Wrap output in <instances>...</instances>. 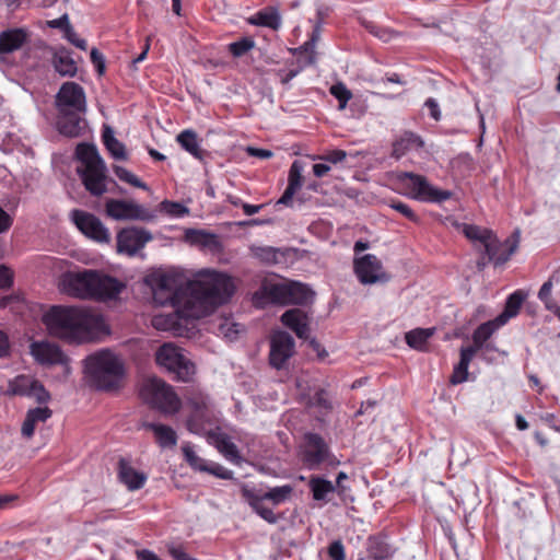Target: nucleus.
<instances>
[{
  "instance_id": "nucleus-1",
  "label": "nucleus",
  "mask_w": 560,
  "mask_h": 560,
  "mask_svg": "<svg viewBox=\"0 0 560 560\" xmlns=\"http://www.w3.org/2000/svg\"><path fill=\"white\" fill-rule=\"evenodd\" d=\"M145 283L152 290V298L155 304L174 308L173 314L156 315L152 324L156 329L172 330L179 325V319H189L185 316L184 308L190 302L189 281L185 276L175 269L156 270L145 277Z\"/></svg>"
},
{
  "instance_id": "nucleus-2",
  "label": "nucleus",
  "mask_w": 560,
  "mask_h": 560,
  "mask_svg": "<svg viewBox=\"0 0 560 560\" xmlns=\"http://www.w3.org/2000/svg\"><path fill=\"white\" fill-rule=\"evenodd\" d=\"M43 323L50 335L71 342L90 341L105 329L102 315L77 306H51Z\"/></svg>"
},
{
  "instance_id": "nucleus-3",
  "label": "nucleus",
  "mask_w": 560,
  "mask_h": 560,
  "mask_svg": "<svg viewBox=\"0 0 560 560\" xmlns=\"http://www.w3.org/2000/svg\"><path fill=\"white\" fill-rule=\"evenodd\" d=\"M190 302L184 308L185 316L201 318L215 307L228 303L235 292L231 276L212 269L198 271L195 279L189 281Z\"/></svg>"
},
{
  "instance_id": "nucleus-4",
  "label": "nucleus",
  "mask_w": 560,
  "mask_h": 560,
  "mask_svg": "<svg viewBox=\"0 0 560 560\" xmlns=\"http://www.w3.org/2000/svg\"><path fill=\"white\" fill-rule=\"evenodd\" d=\"M63 285L73 296L103 302L117 299L126 288L120 280L96 270L68 273L63 279Z\"/></svg>"
},
{
  "instance_id": "nucleus-5",
  "label": "nucleus",
  "mask_w": 560,
  "mask_h": 560,
  "mask_svg": "<svg viewBox=\"0 0 560 560\" xmlns=\"http://www.w3.org/2000/svg\"><path fill=\"white\" fill-rule=\"evenodd\" d=\"M456 226L471 242L472 246L482 252L488 261L493 262L494 266L504 265L518 247V232L501 242L489 229L466 223H457Z\"/></svg>"
},
{
  "instance_id": "nucleus-6",
  "label": "nucleus",
  "mask_w": 560,
  "mask_h": 560,
  "mask_svg": "<svg viewBox=\"0 0 560 560\" xmlns=\"http://www.w3.org/2000/svg\"><path fill=\"white\" fill-rule=\"evenodd\" d=\"M85 373L96 389L116 390L125 377V364L120 357L104 349L85 359Z\"/></svg>"
},
{
  "instance_id": "nucleus-7",
  "label": "nucleus",
  "mask_w": 560,
  "mask_h": 560,
  "mask_svg": "<svg viewBox=\"0 0 560 560\" xmlns=\"http://www.w3.org/2000/svg\"><path fill=\"white\" fill-rule=\"evenodd\" d=\"M75 155L81 162L78 167L82 182L92 195L101 196L106 191V166L94 144L80 143Z\"/></svg>"
},
{
  "instance_id": "nucleus-8",
  "label": "nucleus",
  "mask_w": 560,
  "mask_h": 560,
  "mask_svg": "<svg viewBox=\"0 0 560 560\" xmlns=\"http://www.w3.org/2000/svg\"><path fill=\"white\" fill-rule=\"evenodd\" d=\"M187 405L190 409L187 429L191 433L207 438L215 427H220L221 413L214 408L208 395L201 392L192 393L187 399Z\"/></svg>"
},
{
  "instance_id": "nucleus-9",
  "label": "nucleus",
  "mask_w": 560,
  "mask_h": 560,
  "mask_svg": "<svg viewBox=\"0 0 560 560\" xmlns=\"http://www.w3.org/2000/svg\"><path fill=\"white\" fill-rule=\"evenodd\" d=\"M140 395L148 405L164 415H175L180 410V398L173 386L161 378L145 380L141 386Z\"/></svg>"
},
{
  "instance_id": "nucleus-10",
  "label": "nucleus",
  "mask_w": 560,
  "mask_h": 560,
  "mask_svg": "<svg viewBox=\"0 0 560 560\" xmlns=\"http://www.w3.org/2000/svg\"><path fill=\"white\" fill-rule=\"evenodd\" d=\"M156 364L180 382H189L196 373L195 363L187 357L184 349L172 342H165L155 352Z\"/></svg>"
},
{
  "instance_id": "nucleus-11",
  "label": "nucleus",
  "mask_w": 560,
  "mask_h": 560,
  "mask_svg": "<svg viewBox=\"0 0 560 560\" xmlns=\"http://www.w3.org/2000/svg\"><path fill=\"white\" fill-rule=\"evenodd\" d=\"M400 184L408 190V196L423 202L441 203L451 199L452 192L431 185L422 175L404 172L398 176Z\"/></svg>"
},
{
  "instance_id": "nucleus-12",
  "label": "nucleus",
  "mask_w": 560,
  "mask_h": 560,
  "mask_svg": "<svg viewBox=\"0 0 560 560\" xmlns=\"http://www.w3.org/2000/svg\"><path fill=\"white\" fill-rule=\"evenodd\" d=\"M106 214L117 221L150 222L155 214L144 206L125 199H108L105 203Z\"/></svg>"
},
{
  "instance_id": "nucleus-13",
  "label": "nucleus",
  "mask_w": 560,
  "mask_h": 560,
  "mask_svg": "<svg viewBox=\"0 0 560 560\" xmlns=\"http://www.w3.org/2000/svg\"><path fill=\"white\" fill-rule=\"evenodd\" d=\"M153 240L152 233L140 226H127L117 232L116 249L120 255L135 257Z\"/></svg>"
},
{
  "instance_id": "nucleus-14",
  "label": "nucleus",
  "mask_w": 560,
  "mask_h": 560,
  "mask_svg": "<svg viewBox=\"0 0 560 560\" xmlns=\"http://www.w3.org/2000/svg\"><path fill=\"white\" fill-rule=\"evenodd\" d=\"M56 106L58 112L86 113V96L83 88L72 81L65 82L56 95Z\"/></svg>"
},
{
  "instance_id": "nucleus-15",
  "label": "nucleus",
  "mask_w": 560,
  "mask_h": 560,
  "mask_svg": "<svg viewBox=\"0 0 560 560\" xmlns=\"http://www.w3.org/2000/svg\"><path fill=\"white\" fill-rule=\"evenodd\" d=\"M355 276L362 284L387 282L388 275L384 271L381 260L373 254H365L353 261Z\"/></svg>"
},
{
  "instance_id": "nucleus-16",
  "label": "nucleus",
  "mask_w": 560,
  "mask_h": 560,
  "mask_svg": "<svg viewBox=\"0 0 560 560\" xmlns=\"http://www.w3.org/2000/svg\"><path fill=\"white\" fill-rule=\"evenodd\" d=\"M295 352L293 337L283 330L275 331L270 337L269 363L272 368L281 370Z\"/></svg>"
},
{
  "instance_id": "nucleus-17",
  "label": "nucleus",
  "mask_w": 560,
  "mask_h": 560,
  "mask_svg": "<svg viewBox=\"0 0 560 560\" xmlns=\"http://www.w3.org/2000/svg\"><path fill=\"white\" fill-rule=\"evenodd\" d=\"M70 217L75 226L89 238L98 243H108L110 241L108 229L94 214L74 209L71 211Z\"/></svg>"
},
{
  "instance_id": "nucleus-18",
  "label": "nucleus",
  "mask_w": 560,
  "mask_h": 560,
  "mask_svg": "<svg viewBox=\"0 0 560 560\" xmlns=\"http://www.w3.org/2000/svg\"><path fill=\"white\" fill-rule=\"evenodd\" d=\"M302 460L308 469L318 468L330 456L329 447L317 433H306L304 438Z\"/></svg>"
},
{
  "instance_id": "nucleus-19",
  "label": "nucleus",
  "mask_w": 560,
  "mask_h": 560,
  "mask_svg": "<svg viewBox=\"0 0 560 560\" xmlns=\"http://www.w3.org/2000/svg\"><path fill=\"white\" fill-rule=\"evenodd\" d=\"M31 32L24 27L8 28L0 33V63H9V56L30 42Z\"/></svg>"
},
{
  "instance_id": "nucleus-20",
  "label": "nucleus",
  "mask_w": 560,
  "mask_h": 560,
  "mask_svg": "<svg viewBox=\"0 0 560 560\" xmlns=\"http://www.w3.org/2000/svg\"><path fill=\"white\" fill-rule=\"evenodd\" d=\"M206 439L228 462L234 465L242 463L243 458L237 446L232 441L231 436L223 432L220 427H215V430L210 432Z\"/></svg>"
},
{
  "instance_id": "nucleus-21",
  "label": "nucleus",
  "mask_w": 560,
  "mask_h": 560,
  "mask_svg": "<svg viewBox=\"0 0 560 560\" xmlns=\"http://www.w3.org/2000/svg\"><path fill=\"white\" fill-rule=\"evenodd\" d=\"M502 326L503 324H499L497 317L492 320L482 323L472 332V345L466 348L472 349L476 354L481 351L482 358L487 359V352L489 350H497V347L493 343L487 341Z\"/></svg>"
},
{
  "instance_id": "nucleus-22",
  "label": "nucleus",
  "mask_w": 560,
  "mask_h": 560,
  "mask_svg": "<svg viewBox=\"0 0 560 560\" xmlns=\"http://www.w3.org/2000/svg\"><path fill=\"white\" fill-rule=\"evenodd\" d=\"M84 114L81 112H58V131L69 138L81 137L88 127V122L83 117Z\"/></svg>"
},
{
  "instance_id": "nucleus-23",
  "label": "nucleus",
  "mask_w": 560,
  "mask_h": 560,
  "mask_svg": "<svg viewBox=\"0 0 560 560\" xmlns=\"http://www.w3.org/2000/svg\"><path fill=\"white\" fill-rule=\"evenodd\" d=\"M31 354L43 365L61 364L65 355L61 349L48 341H35L31 345Z\"/></svg>"
},
{
  "instance_id": "nucleus-24",
  "label": "nucleus",
  "mask_w": 560,
  "mask_h": 560,
  "mask_svg": "<svg viewBox=\"0 0 560 560\" xmlns=\"http://www.w3.org/2000/svg\"><path fill=\"white\" fill-rule=\"evenodd\" d=\"M281 323L291 329L299 338L307 339L310 336V317L301 308L285 311L280 318Z\"/></svg>"
},
{
  "instance_id": "nucleus-25",
  "label": "nucleus",
  "mask_w": 560,
  "mask_h": 560,
  "mask_svg": "<svg viewBox=\"0 0 560 560\" xmlns=\"http://www.w3.org/2000/svg\"><path fill=\"white\" fill-rule=\"evenodd\" d=\"M118 479L129 491H136L144 486L148 476L132 467L129 460L120 458L118 462Z\"/></svg>"
},
{
  "instance_id": "nucleus-26",
  "label": "nucleus",
  "mask_w": 560,
  "mask_h": 560,
  "mask_svg": "<svg viewBox=\"0 0 560 560\" xmlns=\"http://www.w3.org/2000/svg\"><path fill=\"white\" fill-rule=\"evenodd\" d=\"M366 559L368 560H390L396 549L387 542L386 537L373 535L366 539Z\"/></svg>"
},
{
  "instance_id": "nucleus-27",
  "label": "nucleus",
  "mask_w": 560,
  "mask_h": 560,
  "mask_svg": "<svg viewBox=\"0 0 560 560\" xmlns=\"http://www.w3.org/2000/svg\"><path fill=\"white\" fill-rule=\"evenodd\" d=\"M261 298H266V302L272 304L288 305L287 283H264L254 294V302L262 304Z\"/></svg>"
},
{
  "instance_id": "nucleus-28",
  "label": "nucleus",
  "mask_w": 560,
  "mask_h": 560,
  "mask_svg": "<svg viewBox=\"0 0 560 560\" xmlns=\"http://www.w3.org/2000/svg\"><path fill=\"white\" fill-rule=\"evenodd\" d=\"M303 165L300 161H294L289 170L288 186L278 200V205L290 206L294 194L302 187Z\"/></svg>"
},
{
  "instance_id": "nucleus-29",
  "label": "nucleus",
  "mask_w": 560,
  "mask_h": 560,
  "mask_svg": "<svg viewBox=\"0 0 560 560\" xmlns=\"http://www.w3.org/2000/svg\"><path fill=\"white\" fill-rule=\"evenodd\" d=\"M52 415V411L48 407H36L30 409L26 412V417L22 424V435L26 439H31L34 435L36 425L38 423L46 422Z\"/></svg>"
},
{
  "instance_id": "nucleus-30",
  "label": "nucleus",
  "mask_w": 560,
  "mask_h": 560,
  "mask_svg": "<svg viewBox=\"0 0 560 560\" xmlns=\"http://www.w3.org/2000/svg\"><path fill=\"white\" fill-rule=\"evenodd\" d=\"M423 147V141L419 136L413 132L406 131L393 143L392 155L399 160L411 150H417Z\"/></svg>"
},
{
  "instance_id": "nucleus-31",
  "label": "nucleus",
  "mask_w": 560,
  "mask_h": 560,
  "mask_svg": "<svg viewBox=\"0 0 560 560\" xmlns=\"http://www.w3.org/2000/svg\"><path fill=\"white\" fill-rule=\"evenodd\" d=\"M475 355L476 353L472 349H467L466 347L460 348L459 362L454 366L453 373L450 377V383L452 385L462 384L468 380L469 364Z\"/></svg>"
},
{
  "instance_id": "nucleus-32",
  "label": "nucleus",
  "mask_w": 560,
  "mask_h": 560,
  "mask_svg": "<svg viewBox=\"0 0 560 560\" xmlns=\"http://www.w3.org/2000/svg\"><path fill=\"white\" fill-rule=\"evenodd\" d=\"M55 70L62 77H74L78 71L77 62L71 52L65 48L57 49L52 57Z\"/></svg>"
},
{
  "instance_id": "nucleus-33",
  "label": "nucleus",
  "mask_w": 560,
  "mask_h": 560,
  "mask_svg": "<svg viewBox=\"0 0 560 560\" xmlns=\"http://www.w3.org/2000/svg\"><path fill=\"white\" fill-rule=\"evenodd\" d=\"M102 140L113 159L117 161H126L128 159L125 144L115 137L112 127L107 125L103 127Z\"/></svg>"
},
{
  "instance_id": "nucleus-34",
  "label": "nucleus",
  "mask_w": 560,
  "mask_h": 560,
  "mask_svg": "<svg viewBox=\"0 0 560 560\" xmlns=\"http://www.w3.org/2000/svg\"><path fill=\"white\" fill-rule=\"evenodd\" d=\"M142 427L154 433L156 442L162 448L173 447L176 445L177 435L171 427L154 422H145Z\"/></svg>"
},
{
  "instance_id": "nucleus-35",
  "label": "nucleus",
  "mask_w": 560,
  "mask_h": 560,
  "mask_svg": "<svg viewBox=\"0 0 560 560\" xmlns=\"http://www.w3.org/2000/svg\"><path fill=\"white\" fill-rule=\"evenodd\" d=\"M252 255L266 265H277L285 258V252L272 246H252Z\"/></svg>"
},
{
  "instance_id": "nucleus-36",
  "label": "nucleus",
  "mask_w": 560,
  "mask_h": 560,
  "mask_svg": "<svg viewBox=\"0 0 560 560\" xmlns=\"http://www.w3.org/2000/svg\"><path fill=\"white\" fill-rule=\"evenodd\" d=\"M288 305H304L313 301L314 293L305 284L300 282L287 283Z\"/></svg>"
},
{
  "instance_id": "nucleus-37",
  "label": "nucleus",
  "mask_w": 560,
  "mask_h": 560,
  "mask_svg": "<svg viewBox=\"0 0 560 560\" xmlns=\"http://www.w3.org/2000/svg\"><path fill=\"white\" fill-rule=\"evenodd\" d=\"M526 298V294L517 290L509 295L505 302L504 311L497 316L499 324L505 325L512 317L516 316Z\"/></svg>"
},
{
  "instance_id": "nucleus-38",
  "label": "nucleus",
  "mask_w": 560,
  "mask_h": 560,
  "mask_svg": "<svg viewBox=\"0 0 560 560\" xmlns=\"http://www.w3.org/2000/svg\"><path fill=\"white\" fill-rule=\"evenodd\" d=\"M308 487L315 501L326 502L328 495L336 491V487L331 481L318 476L310 478Z\"/></svg>"
},
{
  "instance_id": "nucleus-39",
  "label": "nucleus",
  "mask_w": 560,
  "mask_h": 560,
  "mask_svg": "<svg viewBox=\"0 0 560 560\" xmlns=\"http://www.w3.org/2000/svg\"><path fill=\"white\" fill-rule=\"evenodd\" d=\"M176 140L186 152L198 160H202L203 150L200 148L198 136L194 130H183L178 133Z\"/></svg>"
},
{
  "instance_id": "nucleus-40",
  "label": "nucleus",
  "mask_w": 560,
  "mask_h": 560,
  "mask_svg": "<svg viewBox=\"0 0 560 560\" xmlns=\"http://www.w3.org/2000/svg\"><path fill=\"white\" fill-rule=\"evenodd\" d=\"M434 332L435 328H416L406 332L405 340L410 348L422 351Z\"/></svg>"
},
{
  "instance_id": "nucleus-41",
  "label": "nucleus",
  "mask_w": 560,
  "mask_h": 560,
  "mask_svg": "<svg viewBox=\"0 0 560 560\" xmlns=\"http://www.w3.org/2000/svg\"><path fill=\"white\" fill-rule=\"evenodd\" d=\"M36 380L27 375H18L9 382L8 394L18 396H27L34 386Z\"/></svg>"
},
{
  "instance_id": "nucleus-42",
  "label": "nucleus",
  "mask_w": 560,
  "mask_h": 560,
  "mask_svg": "<svg viewBox=\"0 0 560 560\" xmlns=\"http://www.w3.org/2000/svg\"><path fill=\"white\" fill-rule=\"evenodd\" d=\"M293 493V487L291 485H283L270 488L264 494L259 497L264 500L271 501L275 505L281 504L290 499Z\"/></svg>"
},
{
  "instance_id": "nucleus-43",
  "label": "nucleus",
  "mask_w": 560,
  "mask_h": 560,
  "mask_svg": "<svg viewBox=\"0 0 560 560\" xmlns=\"http://www.w3.org/2000/svg\"><path fill=\"white\" fill-rule=\"evenodd\" d=\"M264 499L258 495H253L249 499V505L252 509L267 523L276 524L279 521V517L273 513V511L264 505Z\"/></svg>"
},
{
  "instance_id": "nucleus-44",
  "label": "nucleus",
  "mask_w": 560,
  "mask_h": 560,
  "mask_svg": "<svg viewBox=\"0 0 560 560\" xmlns=\"http://www.w3.org/2000/svg\"><path fill=\"white\" fill-rule=\"evenodd\" d=\"M183 455L185 457V460L189 464V466L198 471L206 472L208 469L209 462L201 458L197 455V453L194 451V447L190 444H185L182 447Z\"/></svg>"
},
{
  "instance_id": "nucleus-45",
  "label": "nucleus",
  "mask_w": 560,
  "mask_h": 560,
  "mask_svg": "<svg viewBox=\"0 0 560 560\" xmlns=\"http://www.w3.org/2000/svg\"><path fill=\"white\" fill-rule=\"evenodd\" d=\"M318 38H319V33L317 30H314L311 38L307 42H305L302 46L295 48L293 50V52L295 55L308 54L306 65L315 63V61H316L315 46H316V42L318 40Z\"/></svg>"
},
{
  "instance_id": "nucleus-46",
  "label": "nucleus",
  "mask_w": 560,
  "mask_h": 560,
  "mask_svg": "<svg viewBox=\"0 0 560 560\" xmlns=\"http://www.w3.org/2000/svg\"><path fill=\"white\" fill-rule=\"evenodd\" d=\"M113 171L115 173V175L121 180V182H125L133 187H137V188H141V189H144V190H148L149 187L145 183H143L142 180H140L133 173H131L130 171H128L127 168L122 167V166H119V165H115L113 167Z\"/></svg>"
},
{
  "instance_id": "nucleus-47",
  "label": "nucleus",
  "mask_w": 560,
  "mask_h": 560,
  "mask_svg": "<svg viewBox=\"0 0 560 560\" xmlns=\"http://www.w3.org/2000/svg\"><path fill=\"white\" fill-rule=\"evenodd\" d=\"M252 23L277 30L281 24V19L277 12H258Z\"/></svg>"
},
{
  "instance_id": "nucleus-48",
  "label": "nucleus",
  "mask_w": 560,
  "mask_h": 560,
  "mask_svg": "<svg viewBox=\"0 0 560 560\" xmlns=\"http://www.w3.org/2000/svg\"><path fill=\"white\" fill-rule=\"evenodd\" d=\"M329 92L334 97L338 100V108L340 110L347 107L348 102L352 97L351 91L341 82L331 85Z\"/></svg>"
},
{
  "instance_id": "nucleus-49",
  "label": "nucleus",
  "mask_w": 560,
  "mask_h": 560,
  "mask_svg": "<svg viewBox=\"0 0 560 560\" xmlns=\"http://www.w3.org/2000/svg\"><path fill=\"white\" fill-rule=\"evenodd\" d=\"M312 407L318 408L320 412H328L332 408L329 394L325 389H318L310 401Z\"/></svg>"
},
{
  "instance_id": "nucleus-50",
  "label": "nucleus",
  "mask_w": 560,
  "mask_h": 560,
  "mask_svg": "<svg viewBox=\"0 0 560 560\" xmlns=\"http://www.w3.org/2000/svg\"><path fill=\"white\" fill-rule=\"evenodd\" d=\"M160 209L173 218H182L188 214L189 210L180 202L164 200L160 203Z\"/></svg>"
},
{
  "instance_id": "nucleus-51",
  "label": "nucleus",
  "mask_w": 560,
  "mask_h": 560,
  "mask_svg": "<svg viewBox=\"0 0 560 560\" xmlns=\"http://www.w3.org/2000/svg\"><path fill=\"white\" fill-rule=\"evenodd\" d=\"M255 46V42L250 37H243L229 45V51L236 58L244 56Z\"/></svg>"
},
{
  "instance_id": "nucleus-52",
  "label": "nucleus",
  "mask_w": 560,
  "mask_h": 560,
  "mask_svg": "<svg viewBox=\"0 0 560 560\" xmlns=\"http://www.w3.org/2000/svg\"><path fill=\"white\" fill-rule=\"evenodd\" d=\"M167 552L174 560H196L195 558L190 557L187 552L185 547L182 544L178 542H171L166 546Z\"/></svg>"
},
{
  "instance_id": "nucleus-53",
  "label": "nucleus",
  "mask_w": 560,
  "mask_h": 560,
  "mask_svg": "<svg viewBox=\"0 0 560 560\" xmlns=\"http://www.w3.org/2000/svg\"><path fill=\"white\" fill-rule=\"evenodd\" d=\"M27 397H33L38 404H45L50 399V394L45 389L43 384L36 380Z\"/></svg>"
},
{
  "instance_id": "nucleus-54",
  "label": "nucleus",
  "mask_w": 560,
  "mask_h": 560,
  "mask_svg": "<svg viewBox=\"0 0 560 560\" xmlns=\"http://www.w3.org/2000/svg\"><path fill=\"white\" fill-rule=\"evenodd\" d=\"M208 474H211L218 478H221V479H224V480H230L233 478V471L225 468L224 466L218 464V463H214V462H209V465H208V469L207 471Z\"/></svg>"
},
{
  "instance_id": "nucleus-55",
  "label": "nucleus",
  "mask_w": 560,
  "mask_h": 560,
  "mask_svg": "<svg viewBox=\"0 0 560 560\" xmlns=\"http://www.w3.org/2000/svg\"><path fill=\"white\" fill-rule=\"evenodd\" d=\"M328 556L331 560H346L345 547L340 540H335L329 545Z\"/></svg>"
},
{
  "instance_id": "nucleus-56",
  "label": "nucleus",
  "mask_w": 560,
  "mask_h": 560,
  "mask_svg": "<svg viewBox=\"0 0 560 560\" xmlns=\"http://www.w3.org/2000/svg\"><path fill=\"white\" fill-rule=\"evenodd\" d=\"M390 208L398 211L399 213H401L404 217H406L407 219H409L412 222L418 221V215L412 211V209L408 205H406L401 201L392 202Z\"/></svg>"
},
{
  "instance_id": "nucleus-57",
  "label": "nucleus",
  "mask_w": 560,
  "mask_h": 560,
  "mask_svg": "<svg viewBox=\"0 0 560 560\" xmlns=\"http://www.w3.org/2000/svg\"><path fill=\"white\" fill-rule=\"evenodd\" d=\"M47 26L49 28H58L63 32V35L68 32L69 28L72 27V25L69 22L68 14H63L58 19H54L50 21H47Z\"/></svg>"
},
{
  "instance_id": "nucleus-58",
  "label": "nucleus",
  "mask_w": 560,
  "mask_h": 560,
  "mask_svg": "<svg viewBox=\"0 0 560 560\" xmlns=\"http://www.w3.org/2000/svg\"><path fill=\"white\" fill-rule=\"evenodd\" d=\"M65 38L70 42L72 45H74L77 48L81 50H86L88 43L84 38H81L73 27L69 28L68 32L65 34Z\"/></svg>"
},
{
  "instance_id": "nucleus-59",
  "label": "nucleus",
  "mask_w": 560,
  "mask_h": 560,
  "mask_svg": "<svg viewBox=\"0 0 560 560\" xmlns=\"http://www.w3.org/2000/svg\"><path fill=\"white\" fill-rule=\"evenodd\" d=\"M13 284V272L12 270L4 266L0 265V289H9Z\"/></svg>"
},
{
  "instance_id": "nucleus-60",
  "label": "nucleus",
  "mask_w": 560,
  "mask_h": 560,
  "mask_svg": "<svg viewBox=\"0 0 560 560\" xmlns=\"http://www.w3.org/2000/svg\"><path fill=\"white\" fill-rule=\"evenodd\" d=\"M347 156L346 151L343 150H332L324 155H319L317 159L323 160L332 164H337L339 162H342Z\"/></svg>"
},
{
  "instance_id": "nucleus-61",
  "label": "nucleus",
  "mask_w": 560,
  "mask_h": 560,
  "mask_svg": "<svg viewBox=\"0 0 560 560\" xmlns=\"http://www.w3.org/2000/svg\"><path fill=\"white\" fill-rule=\"evenodd\" d=\"M91 61L95 66L97 72L100 74L104 73L105 70V59L103 54L97 48H92L90 52Z\"/></svg>"
},
{
  "instance_id": "nucleus-62",
  "label": "nucleus",
  "mask_w": 560,
  "mask_h": 560,
  "mask_svg": "<svg viewBox=\"0 0 560 560\" xmlns=\"http://www.w3.org/2000/svg\"><path fill=\"white\" fill-rule=\"evenodd\" d=\"M370 32L378 37L380 39L384 40V42H388L392 39L393 37V31L388 30V28H383V27H378V26H371L370 27Z\"/></svg>"
},
{
  "instance_id": "nucleus-63",
  "label": "nucleus",
  "mask_w": 560,
  "mask_h": 560,
  "mask_svg": "<svg viewBox=\"0 0 560 560\" xmlns=\"http://www.w3.org/2000/svg\"><path fill=\"white\" fill-rule=\"evenodd\" d=\"M240 325L238 324H229V323H225L223 325L220 326V331L229 339H233L236 337V335L238 334L240 329H238Z\"/></svg>"
},
{
  "instance_id": "nucleus-64",
  "label": "nucleus",
  "mask_w": 560,
  "mask_h": 560,
  "mask_svg": "<svg viewBox=\"0 0 560 560\" xmlns=\"http://www.w3.org/2000/svg\"><path fill=\"white\" fill-rule=\"evenodd\" d=\"M13 223L11 215L0 207V233L8 231Z\"/></svg>"
}]
</instances>
